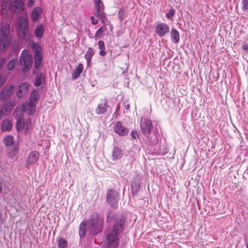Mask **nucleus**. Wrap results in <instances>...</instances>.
Segmentation results:
<instances>
[{"instance_id":"obj_1","label":"nucleus","mask_w":248,"mask_h":248,"mask_svg":"<svg viewBox=\"0 0 248 248\" xmlns=\"http://www.w3.org/2000/svg\"><path fill=\"white\" fill-rule=\"evenodd\" d=\"M125 218L119 217L115 221L112 229H108L106 232L105 244L107 248H117L119 244V235L124 231Z\"/></svg>"},{"instance_id":"obj_2","label":"nucleus","mask_w":248,"mask_h":248,"mask_svg":"<svg viewBox=\"0 0 248 248\" xmlns=\"http://www.w3.org/2000/svg\"><path fill=\"white\" fill-rule=\"evenodd\" d=\"M11 43L10 26L4 24L0 27V51H2L8 47Z\"/></svg>"},{"instance_id":"obj_3","label":"nucleus","mask_w":248,"mask_h":248,"mask_svg":"<svg viewBox=\"0 0 248 248\" xmlns=\"http://www.w3.org/2000/svg\"><path fill=\"white\" fill-rule=\"evenodd\" d=\"M103 220L98 217V215L94 213L91 219L87 221L89 230L91 233L96 234L101 231L103 227Z\"/></svg>"},{"instance_id":"obj_4","label":"nucleus","mask_w":248,"mask_h":248,"mask_svg":"<svg viewBox=\"0 0 248 248\" xmlns=\"http://www.w3.org/2000/svg\"><path fill=\"white\" fill-rule=\"evenodd\" d=\"M16 27L22 34V37L25 41H27L29 38V20L27 17L20 16L17 18Z\"/></svg>"},{"instance_id":"obj_5","label":"nucleus","mask_w":248,"mask_h":248,"mask_svg":"<svg viewBox=\"0 0 248 248\" xmlns=\"http://www.w3.org/2000/svg\"><path fill=\"white\" fill-rule=\"evenodd\" d=\"M20 63L22 65V71L26 73L30 69L32 63V55L26 50H24L20 57Z\"/></svg>"},{"instance_id":"obj_6","label":"nucleus","mask_w":248,"mask_h":248,"mask_svg":"<svg viewBox=\"0 0 248 248\" xmlns=\"http://www.w3.org/2000/svg\"><path fill=\"white\" fill-rule=\"evenodd\" d=\"M93 1L94 4L93 15L104 24L105 19L107 18L104 13V6L101 0H93Z\"/></svg>"},{"instance_id":"obj_7","label":"nucleus","mask_w":248,"mask_h":248,"mask_svg":"<svg viewBox=\"0 0 248 248\" xmlns=\"http://www.w3.org/2000/svg\"><path fill=\"white\" fill-rule=\"evenodd\" d=\"M31 125V120L29 118L25 119L22 117H19L16 120V128L18 132H22L24 129L28 130Z\"/></svg>"},{"instance_id":"obj_8","label":"nucleus","mask_w":248,"mask_h":248,"mask_svg":"<svg viewBox=\"0 0 248 248\" xmlns=\"http://www.w3.org/2000/svg\"><path fill=\"white\" fill-rule=\"evenodd\" d=\"M119 200V194L116 190L110 189L108 191L107 197V201L113 208H115L118 206Z\"/></svg>"},{"instance_id":"obj_9","label":"nucleus","mask_w":248,"mask_h":248,"mask_svg":"<svg viewBox=\"0 0 248 248\" xmlns=\"http://www.w3.org/2000/svg\"><path fill=\"white\" fill-rule=\"evenodd\" d=\"M140 126L142 133L146 136L151 133V131L153 128V124L150 120L142 118L140 121Z\"/></svg>"},{"instance_id":"obj_10","label":"nucleus","mask_w":248,"mask_h":248,"mask_svg":"<svg viewBox=\"0 0 248 248\" xmlns=\"http://www.w3.org/2000/svg\"><path fill=\"white\" fill-rule=\"evenodd\" d=\"M155 30L156 34L162 37L169 32L170 28L167 24L160 23L156 25Z\"/></svg>"},{"instance_id":"obj_11","label":"nucleus","mask_w":248,"mask_h":248,"mask_svg":"<svg viewBox=\"0 0 248 248\" xmlns=\"http://www.w3.org/2000/svg\"><path fill=\"white\" fill-rule=\"evenodd\" d=\"M35 106L34 102L26 101L22 104L21 109L28 115H32L35 111Z\"/></svg>"},{"instance_id":"obj_12","label":"nucleus","mask_w":248,"mask_h":248,"mask_svg":"<svg viewBox=\"0 0 248 248\" xmlns=\"http://www.w3.org/2000/svg\"><path fill=\"white\" fill-rule=\"evenodd\" d=\"M14 87L13 85L5 86L1 90L0 94V100H6L13 93Z\"/></svg>"},{"instance_id":"obj_13","label":"nucleus","mask_w":248,"mask_h":248,"mask_svg":"<svg viewBox=\"0 0 248 248\" xmlns=\"http://www.w3.org/2000/svg\"><path fill=\"white\" fill-rule=\"evenodd\" d=\"M108 107L107 99L106 98L102 99L97 106L95 113L97 114H104L107 111Z\"/></svg>"},{"instance_id":"obj_14","label":"nucleus","mask_w":248,"mask_h":248,"mask_svg":"<svg viewBox=\"0 0 248 248\" xmlns=\"http://www.w3.org/2000/svg\"><path fill=\"white\" fill-rule=\"evenodd\" d=\"M114 131L119 135L124 136L128 133V129L123 125L120 122H117L114 126Z\"/></svg>"},{"instance_id":"obj_15","label":"nucleus","mask_w":248,"mask_h":248,"mask_svg":"<svg viewBox=\"0 0 248 248\" xmlns=\"http://www.w3.org/2000/svg\"><path fill=\"white\" fill-rule=\"evenodd\" d=\"M29 84L28 82L21 83L18 87L16 95L19 98L22 97L29 92Z\"/></svg>"},{"instance_id":"obj_16","label":"nucleus","mask_w":248,"mask_h":248,"mask_svg":"<svg viewBox=\"0 0 248 248\" xmlns=\"http://www.w3.org/2000/svg\"><path fill=\"white\" fill-rule=\"evenodd\" d=\"M12 6L14 12L17 14H21L24 10V3L21 0H13Z\"/></svg>"},{"instance_id":"obj_17","label":"nucleus","mask_w":248,"mask_h":248,"mask_svg":"<svg viewBox=\"0 0 248 248\" xmlns=\"http://www.w3.org/2000/svg\"><path fill=\"white\" fill-rule=\"evenodd\" d=\"M39 157V154L38 152L36 151H32L28 156L26 161V165L28 166L33 165L38 161Z\"/></svg>"},{"instance_id":"obj_18","label":"nucleus","mask_w":248,"mask_h":248,"mask_svg":"<svg viewBox=\"0 0 248 248\" xmlns=\"http://www.w3.org/2000/svg\"><path fill=\"white\" fill-rule=\"evenodd\" d=\"M141 176L139 174L135 175L131 182V186L133 190L138 192L140 187Z\"/></svg>"},{"instance_id":"obj_19","label":"nucleus","mask_w":248,"mask_h":248,"mask_svg":"<svg viewBox=\"0 0 248 248\" xmlns=\"http://www.w3.org/2000/svg\"><path fill=\"white\" fill-rule=\"evenodd\" d=\"M112 157L113 161L121 158L124 155V151L118 146L113 147L112 152Z\"/></svg>"},{"instance_id":"obj_20","label":"nucleus","mask_w":248,"mask_h":248,"mask_svg":"<svg viewBox=\"0 0 248 248\" xmlns=\"http://www.w3.org/2000/svg\"><path fill=\"white\" fill-rule=\"evenodd\" d=\"M34 67L36 69H38L42 63V53L41 50H37L34 53Z\"/></svg>"},{"instance_id":"obj_21","label":"nucleus","mask_w":248,"mask_h":248,"mask_svg":"<svg viewBox=\"0 0 248 248\" xmlns=\"http://www.w3.org/2000/svg\"><path fill=\"white\" fill-rule=\"evenodd\" d=\"M42 14V9L39 7L34 9L31 14V20L33 22H36L39 20Z\"/></svg>"},{"instance_id":"obj_22","label":"nucleus","mask_w":248,"mask_h":248,"mask_svg":"<svg viewBox=\"0 0 248 248\" xmlns=\"http://www.w3.org/2000/svg\"><path fill=\"white\" fill-rule=\"evenodd\" d=\"M148 136L146 140V142L147 144L150 146H154L158 143V137L156 134L154 133Z\"/></svg>"},{"instance_id":"obj_23","label":"nucleus","mask_w":248,"mask_h":248,"mask_svg":"<svg viewBox=\"0 0 248 248\" xmlns=\"http://www.w3.org/2000/svg\"><path fill=\"white\" fill-rule=\"evenodd\" d=\"M87 226V220L83 221L79 225V235L81 238H84L85 236Z\"/></svg>"},{"instance_id":"obj_24","label":"nucleus","mask_w":248,"mask_h":248,"mask_svg":"<svg viewBox=\"0 0 248 248\" xmlns=\"http://www.w3.org/2000/svg\"><path fill=\"white\" fill-rule=\"evenodd\" d=\"M12 128V124L9 119H5L2 122L1 129L2 131H10Z\"/></svg>"},{"instance_id":"obj_25","label":"nucleus","mask_w":248,"mask_h":248,"mask_svg":"<svg viewBox=\"0 0 248 248\" xmlns=\"http://www.w3.org/2000/svg\"><path fill=\"white\" fill-rule=\"evenodd\" d=\"M45 82V77L44 75L42 73H39L35 78L34 82V85L35 87L41 85Z\"/></svg>"},{"instance_id":"obj_26","label":"nucleus","mask_w":248,"mask_h":248,"mask_svg":"<svg viewBox=\"0 0 248 248\" xmlns=\"http://www.w3.org/2000/svg\"><path fill=\"white\" fill-rule=\"evenodd\" d=\"M18 150L16 148V146L14 145L10 148H7V154L12 159H14L15 157L18 155Z\"/></svg>"},{"instance_id":"obj_27","label":"nucleus","mask_w":248,"mask_h":248,"mask_svg":"<svg viewBox=\"0 0 248 248\" xmlns=\"http://www.w3.org/2000/svg\"><path fill=\"white\" fill-rule=\"evenodd\" d=\"M171 39L174 44H177L180 40L179 33L175 29H172L170 32Z\"/></svg>"},{"instance_id":"obj_28","label":"nucleus","mask_w":248,"mask_h":248,"mask_svg":"<svg viewBox=\"0 0 248 248\" xmlns=\"http://www.w3.org/2000/svg\"><path fill=\"white\" fill-rule=\"evenodd\" d=\"M40 97V94L38 91L33 90L30 93L29 101L34 102L36 104Z\"/></svg>"},{"instance_id":"obj_29","label":"nucleus","mask_w":248,"mask_h":248,"mask_svg":"<svg viewBox=\"0 0 248 248\" xmlns=\"http://www.w3.org/2000/svg\"><path fill=\"white\" fill-rule=\"evenodd\" d=\"M94 54V50L92 47H89L86 54H85V58L87 61V64L89 65L91 64L92 58Z\"/></svg>"},{"instance_id":"obj_30","label":"nucleus","mask_w":248,"mask_h":248,"mask_svg":"<svg viewBox=\"0 0 248 248\" xmlns=\"http://www.w3.org/2000/svg\"><path fill=\"white\" fill-rule=\"evenodd\" d=\"M83 69V64L81 63H79L78 66L76 67L74 73L72 74V78L73 79H76L78 77H79L81 73L82 72Z\"/></svg>"},{"instance_id":"obj_31","label":"nucleus","mask_w":248,"mask_h":248,"mask_svg":"<svg viewBox=\"0 0 248 248\" xmlns=\"http://www.w3.org/2000/svg\"><path fill=\"white\" fill-rule=\"evenodd\" d=\"M3 142L7 148H10L14 144V138L12 135H7L3 139Z\"/></svg>"},{"instance_id":"obj_32","label":"nucleus","mask_w":248,"mask_h":248,"mask_svg":"<svg viewBox=\"0 0 248 248\" xmlns=\"http://www.w3.org/2000/svg\"><path fill=\"white\" fill-rule=\"evenodd\" d=\"M44 29L42 24L38 25L34 30V34L38 38H41L44 34Z\"/></svg>"},{"instance_id":"obj_33","label":"nucleus","mask_w":248,"mask_h":248,"mask_svg":"<svg viewBox=\"0 0 248 248\" xmlns=\"http://www.w3.org/2000/svg\"><path fill=\"white\" fill-rule=\"evenodd\" d=\"M99 48L100 49L99 54L101 56H104L106 54L105 52V46L104 42L103 41H99L98 43Z\"/></svg>"},{"instance_id":"obj_34","label":"nucleus","mask_w":248,"mask_h":248,"mask_svg":"<svg viewBox=\"0 0 248 248\" xmlns=\"http://www.w3.org/2000/svg\"><path fill=\"white\" fill-rule=\"evenodd\" d=\"M67 246V241L63 238H61L59 239L58 241V247L59 248H65Z\"/></svg>"},{"instance_id":"obj_35","label":"nucleus","mask_w":248,"mask_h":248,"mask_svg":"<svg viewBox=\"0 0 248 248\" xmlns=\"http://www.w3.org/2000/svg\"><path fill=\"white\" fill-rule=\"evenodd\" d=\"M106 28L105 27L102 26L96 32L95 36L96 38H100L102 35L103 33L105 31Z\"/></svg>"},{"instance_id":"obj_36","label":"nucleus","mask_w":248,"mask_h":248,"mask_svg":"<svg viewBox=\"0 0 248 248\" xmlns=\"http://www.w3.org/2000/svg\"><path fill=\"white\" fill-rule=\"evenodd\" d=\"M16 63V59H13L11 60L7 64V66L8 70L9 71L12 70L14 69Z\"/></svg>"},{"instance_id":"obj_37","label":"nucleus","mask_w":248,"mask_h":248,"mask_svg":"<svg viewBox=\"0 0 248 248\" xmlns=\"http://www.w3.org/2000/svg\"><path fill=\"white\" fill-rule=\"evenodd\" d=\"M241 9L243 12L248 11V0H242L241 3Z\"/></svg>"},{"instance_id":"obj_38","label":"nucleus","mask_w":248,"mask_h":248,"mask_svg":"<svg viewBox=\"0 0 248 248\" xmlns=\"http://www.w3.org/2000/svg\"><path fill=\"white\" fill-rule=\"evenodd\" d=\"M175 14V10L173 9H170L169 12L166 14L167 18L170 19H172V17Z\"/></svg>"},{"instance_id":"obj_39","label":"nucleus","mask_w":248,"mask_h":248,"mask_svg":"<svg viewBox=\"0 0 248 248\" xmlns=\"http://www.w3.org/2000/svg\"><path fill=\"white\" fill-rule=\"evenodd\" d=\"M131 136L133 139L136 140L140 137L139 132L137 130H133L131 133Z\"/></svg>"},{"instance_id":"obj_40","label":"nucleus","mask_w":248,"mask_h":248,"mask_svg":"<svg viewBox=\"0 0 248 248\" xmlns=\"http://www.w3.org/2000/svg\"><path fill=\"white\" fill-rule=\"evenodd\" d=\"M31 47L34 50L35 52H36L37 50H41V47L39 45L34 42L31 43Z\"/></svg>"},{"instance_id":"obj_41","label":"nucleus","mask_w":248,"mask_h":248,"mask_svg":"<svg viewBox=\"0 0 248 248\" xmlns=\"http://www.w3.org/2000/svg\"><path fill=\"white\" fill-rule=\"evenodd\" d=\"M9 10V8L8 7V6L7 4L2 5V8L0 10V12L2 14H6L7 13L8 10Z\"/></svg>"},{"instance_id":"obj_42","label":"nucleus","mask_w":248,"mask_h":248,"mask_svg":"<svg viewBox=\"0 0 248 248\" xmlns=\"http://www.w3.org/2000/svg\"><path fill=\"white\" fill-rule=\"evenodd\" d=\"M6 80V78L4 76L0 75V87L2 86Z\"/></svg>"},{"instance_id":"obj_43","label":"nucleus","mask_w":248,"mask_h":248,"mask_svg":"<svg viewBox=\"0 0 248 248\" xmlns=\"http://www.w3.org/2000/svg\"><path fill=\"white\" fill-rule=\"evenodd\" d=\"M113 215H111V212H109L108 214L107 220L108 222H111L112 221L113 219Z\"/></svg>"},{"instance_id":"obj_44","label":"nucleus","mask_w":248,"mask_h":248,"mask_svg":"<svg viewBox=\"0 0 248 248\" xmlns=\"http://www.w3.org/2000/svg\"><path fill=\"white\" fill-rule=\"evenodd\" d=\"M90 18L91 20V23L93 25H96L98 23V20L95 18V17L93 16H91Z\"/></svg>"},{"instance_id":"obj_45","label":"nucleus","mask_w":248,"mask_h":248,"mask_svg":"<svg viewBox=\"0 0 248 248\" xmlns=\"http://www.w3.org/2000/svg\"><path fill=\"white\" fill-rule=\"evenodd\" d=\"M35 2V0H29L28 3H27V6L28 7H32Z\"/></svg>"},{"instance_id":"obj_46","label":"nucleus","mask_w":248,"mask_h":248,"mask_svg":"<svg viewBox=\"0 0 248 248\" xmlns=\"http://www.w3.org/2000/svg\"><path fill=\"white\" fill-rule=\"evenodd\" d=\"M119 18L120 19H121V20H123L124 18V17L123 15V14L122 13V10H121L119 11Z\"/></svg>"},{"instance_id":"obj_47","label":"nucleus","mask_w":248,"mask_h":248,"mask_svg":"<svg viewBox=\"0 0 248 248\" xmlns=\"http://www.w3.org/2000/svg\"><path fill=\"white\" fill-rule=\"evenodd\" d=\"M5 62V59L3 58H0V67Z\"/></svg>"},{"instance_id":"obj_48","label":"nucleus","mask_w":248,"mask_h":248,"mask_svg":"<svg viewBox=\"0 0 248 248\" xmlns=\"http://www.w3.org/2000/svg\"><path fill=\"white\" fill-rule=\"evenodd\" d=\"M124 108L126 109L129 110L130 109V105L129 104H126L125 103H124Z\"/></svg>"},{"instance_id":"obj_49","label":"nucleus","mask_w":248,"mask_h":248,"mask_svg":"<svg viewBox=\"0 0 248 248\" xmlns=\"http://www.w3.org/2000/svg\"><path fill=\"white\" fill-rule=\"evenodd\" d=\"M242 47H243V50H248V46L247 45H244Z\"/></svg>"},{"instance_id":"obj_50","label":"nucleus","mask_w":248,"mask_h":248,"mask_svg":"<svg viewBox=\"0 0 248 248\" xmlns=\"http://www.w3.org/2000/svg\"><path fill=\"white\" fill-rule=\"evenodd\" d=\"M120 108V104H118L117 105V107H116V112H119Z\"/></svg>"},{"instance_id":"obj_51","label":"nucleus","mask_w":248,"mask_h":248,"mask_svg":"<svg viewBox=\"0 0 248 248\" xmlns=\"http://www.w3.org/2000/svg\"><path fill=\"white\" fill-rule=\"evenodd\" d=\"M2 184H1V183L0 182V193L1 192V191H2Z\"/></svg>"},{"instance_id":"obj_52","label":"nucleus","mask_w":248,"mask_h":248,"mask_svg":"<svg viewBox=\"0 0 248 248\" xmlns=\"http://www.w3.org/2000/svg\"><path fill=\"white\" fill-rule=\"evenodd\" d=\"M247 248H248V244L246 245Z\"/></svg>"}]
</instances>
